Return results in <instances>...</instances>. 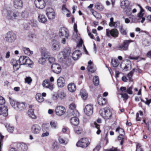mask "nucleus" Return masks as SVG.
Segmentation results:
<instances>
[{
	"instance_id": "nucleus-51",
	"label": "nucleus",
	"mask_w": 151,
	"mask_h": 151,
	"mask_svg": "<svg viewBox=\"0 0 151 151\" xmlns=\"http://www.w3.org/2000/svg\"><path fill=\"white\" fill-rule=\"evenodd\" d=\"M69 108L70 109L73 110H76V104L73 103H71L69 105Z\"/></svg>"
},
{
	"instance_id": "nucleus-17",
	"label": "nucleus",
	"mask_w": 151,
	"mask_h": 151,
	"mask_svg": "<svg viewBox=\"0 0 151 151\" xmlns=\"http://www.w3.org/2000/svg\"><path fill=\"white\" fill-rule=\"evenodd\" d=\"M8 109L4 105L0 104V115L6 116L8 115Z\"/></svg>"
},
{
	"instance_id": "nucleus-9",
	"label": "nucleus",
	"mask_w": 151,
	"mask_h": 151,
	"mask_svg": "<svg viewBox=\"0 0 151 151\" xmlns=\"http://www.w3.org/2000/svg\"><path fill=\"white\" fill-rule=\"evenodd\" d=\"M56 114L58 116H61L64 114L65 112V108L62 106H58L55 108Z\"/></svg>"
},
{
	"instance_id": "nucleus-30",
	"label": "nucleus",
	"mask_w": 151,
	"mask_h": 151,
	"mask_svg": "<svg viewBox=\"0 0 151 151\" xmlns=\"http://www.w3.org/2000/svg\"><path fill=\"white\" fill-rule=\"evenodd\" d=\"M38 20L39 22L44 23L46 22L47 18L44 15L40 14L38 16Z\"/></svg>"
},
{
	"instance_id": "nucleus-1",
	"label": "nucleus",
	"mask_w": 151,
	"mask_h": 151,
	"mask_svg": "<svg viewBox=\"0 0 151 151\" xmlns=\"http://www.w3.org/2000/svg\"><path fill=\"white\" fill-rule=\"evenodd\" d=\"M70 53V51L66 50L60 52L57 56L59 61L61 63H65L67 65H70L71 63V60L69 58Z\"/></svg>"
},
{
	"instance_id": "nucleus-10",
	"label": "nucleus",
	"mask_w": 151,
	"mask_h": 151,
	"mask_svg": "<svg viewBox=\"0 0 151 151\" xmlns=\"http://www.w3.org/2000/svg\"><path fill=\"white\" fill-rule=\"evenodd\" d=\"M59 35L60 37H65L68 38L69 36L68 30L64 27H61L59 30Z\"/></svg>"
},
{
	"instance_id": "nucleus-27",
	"label": "nucleus",
	"mask_w": 151,
	"mask_h": 151,
	"mask_svg": "<svg viewBox=\"0 0 151 151\" xmlns=\"http://www.w3.org/2000/svg\"><path fill=\"white\" fill-rule=\"evenodd\" d=\"M70 123L74 126H77L79 123V120L77 117H72L70 119Z\"/></svg>"
},
{
	"instance_id": "nucleus-12",
	"label": "nucleus",
	"mask_w": 151,
	"mask_h": 151,
	"mask_svg": "<svg viewBox=\"0 0 151 151\" xmlns=\"http://www.w3.org/2000/svg\"><path fill=\"white\" fill-rule=\"evenodd\" d=\"M31 129L32 133L36 134H39L41 130L40 126L38 124H36L32 125Z\"/></svg>"
},
{
	"instance_id": "nucleus-21",
	"label": "nucleus",
	"mask_w": 151,
	"mask_h": 151,
	"mask_svg": "<svg viewBox=\"0 0 151 151\" xmlns=\"http://www.w3.org/2000/svg\"><path fill=\"white\" fill-rule=\"evenodd\" d=\"M14 6L16 8L21 9L23 6V3L22 0H13Z\"/></svg>"
},
{
	"instance_id": "nucleus-48",
	"label": "nucleus",
	"mask_w": 151,
	"mask_h": 151,
	"mask_svg": "<svg viewBox=\"0 0 151 151\" xmlns=\"http://www.w3.org/2000/svg\"><path fill=\"white\" fill-rule=\"evenodd\" d=\"M87 69L88 71L93 73L95 70L93 69V67L92 65H88L87 67Z\"/></svg>"
},
{
	"instance_id": "nucleus-47",
	"label": "nucleus",
	"mask_w": 151,
	"mask_h": 151,
	"mask_svg": "<svg viewBox=\"0 0 151 151\" xmlns=\"http://www.w3.org/2000/svg\"><path fill=\"white\" fill-rule=\"evenodd\" d=\"M118 139L119 140H121L120 145H123L124 142V135L123 134H120L118 137Z\"/></svg>"
},
{
	"instance_id": "nucleus-61",
	"label": "nucleus",
	"mask_w": 151,
	"mask_h": 151,
	"mask_svg": "<svg viewBox=\"0 0 151 151\" xmlns=\"http://www.w3.org/2000/svg\"><path fill=\"white\" fill-rule=\"evenodd\" d=\"M74 30L75 31L74 32V35H75L77 34V32H78V30L77 29V25L75 23L73 26Z\"/></svg>"
},
{
	"instance_id": "nucleus-25",
	"label": "nucleus",
	"mask_w": 151,
	"mask_h": 151,
	"mask_svg": "<svg viewBox=\"0 0 151 151\" xmlns=\"http://www.w3.org/2000/svg\"><path fill=\"white\" fill-rule=\"evenodd\" d=\"M81 55L80 51L79 50H76L72 54V58L74 60H78Z\"/></svg>"
},
{
	"instance_id": "nucleus-63",
	"label": "nucleus",
	"mask_w": 151,
	"mask_h": 151,
	"mask_svg": "<svg viewBox=\"0 0 151 151\" xmlns=\"http://www.w3.org/2000/svg\"><path fill=\"white\" fill-rule=\"evenodd\" d=\"M146 124L147 125L148 130L151 131V121H150L147 123H146Z\"/></svg>"
},
{
	"instance_id": "nucleus-41",
	"label": "nucleus",
	"mask_w": 151,
	"mask_h": 151,
	"mask_svg": "<svg viewBox=\"0 0 151 151\" xmlns=\"http://www.w3.org/2000/svg\"><path fill=\"white\" fill-rule=\"evenodd\" d=\"M95 8L100 11H102L104 9V7L99 2H96L95 5Z\"/></svg>"
},
{
	"instance_id": "nucleus-42",
	"label": "nucleus",
	"mask_w": 151,
	"mask_h": 151,
	"mask_svg": "<svg viewBox=\"0 0 151 151\" xmlns=\"http://www.w3.org/2000/svg\"><path fill=\"white\" fill-rule=\"evenodd\" d=\"M5 127L7 128L8 131L11 132L12 133L14 131V128L12 126L9 124H6L5 125Z\"/></svg>"
},
{
	"instance_id": "nucleus-62",
	"label": "nucleus",
	"mask_w": 151,
	"mask_h": 151,
	"mask_svg": "<svg viewBox=\"0 0 151 151\" xmlns=\"http://www.w3.org/2000/svg\"><path fill=\"white\" fill-rule=\"evenodd\" d=\"M136 151H143L141 147V145L138 143L136 146Z\"/></svg>"
},
{
	"instance_id": "nucleus-3",
	"label": "nucleus",
	"mask_w": 151,
	"mask_h": 151,
	"mask_svg": "<svg viewBox=\"0 0 151 151\" xmlns=\"http://www.w3.org/2000/svg\"><path fill=\"white\" fill-rule=\"evenodd\" d=\"M99 114L104 119H109L112 115V112L110 109L108 107H106L100 110Z\"/></svg>"
},
{
	"instance_id": "nucleus-45",
	"label": "nucleus",
	"mask_w": 151,
	"mask_h": 151,
	"mask_svg": "<svg viewBox=\"0 0 151 151\" xmlns=\"http://www.w3.org/2000/svg\"><path fill=\"white\" fill-rule=\"evenodd\" d=\"M93 126L95 127L98 129V130L96 132V134H99L101 132V131L99 129L100 126L96 122H94L93 123Z\"/></svg>"
},
{
	"instance_id": "nucleus-55",
	"label": "nucleus",
	"mask_w": 151,
	"mask_h": 151,
	"mask_svg": "<svg viewBox=\"0 0 151 151\" xmlns=\"http://www.w3.org/2000/svg\"><path fill=\"white\" fill-rule=\"evenodd\" d=\"M72 114L73 117H77L79 115V112L77 110H76V109L73 110L72 112Z\"/></svg>"
},
{
	"instance_id": "nucleus-46",
	"label": "nucleus",
	"mask_w": 151,
	"mask_h": 151,
	"mask_svg": "<svg viewBox=\"0 0 151 151\" xmlns=\"http://www.w3.org/2000/svg\"><path fill=\"white\" fill-rule=\"evenodd\" d=\"M52 148L53 151H56L58 149V146L56 142H54L52 145Z\"/></svg>"
},
{
	"instance_id": "nucleus-52",
	"label": "nucleus",
	"mask_w": 151,
	"mask_h": 151,
	"mask_svg": "<svg viewBox=\"0 0 151 151\" xmlns=\"http://www.w3.org/2000/svg\"><path fill=\"white\" fill-rule=\"evenodd\" d=\"M59 98L58 94L56 93H54L52 96V99L54 100H57Z\"/></svg>"
},
{
	"instance_id": "nucleus-8",
	"label": "nucleus",
	"mask_w": 151,
	"mask_h": 151,
	"mask_svg": "<svg viewBox=\"0 0 151 151\" xmlns=\"http://www.w3.org/2000/svg\"><path fill=\"white\" fill-rule=\"evenodd\" d=\"M119 32L116 29H113L111 30L106 29V35L109 37L111 36L114 37H116L118 36Z\"/></svg>"
},
{
	"instance_id": "nucleus-28",
	"label": "nucleus",
	"mask_w": 151,
	"mask_h": 151,
	"mask_svg": "<svg viewBox=\"0 0 151 151\" xmlns=\"http://www.w3.org/2000/svg\"><path fill=\"white\" fill-rule=\"evenodd\" d=\"M52 48L53 50L58 51L59 50L60 47L58 43L56 41H53V43L52 44Z\"/></svg>"
},
{
	"instance_id": "nucleus-7",
	"label": "nucleus",
	"mask_w": 151,
	"mask_h": 151,
	"mask_svg": "<svg viewBox=\"0 0 151 151\" xmlns=\"http://www.w3.org/2000/svg\"><path fill=\"white\" fill-rule=\"evenodd\" d=\"M42 85L43 88H48L50 90H52L54 88V84L50 81L48 79H45L42 83Z\"/></svg>"
},
{
	"instance_id": "nucleus-60",
	"label": "nucleus",
	"mask_w": 151,
	"mask_h": 151,
	"mask_svg": "<svg viewBox=\"0 0 151 151\" xmlns=\"http://www.w3.org/2000/svg\"><path fill=\"white\" fill-rule=\"evenodd\" d=\"M32 81V79L30 77H27L25 78V82L26 83L29 84Z\"/></svg>"
},
{
	"instance_id": "nucleus-4",
	"label": "nucleus",
	"mask_w": 151,
	"mask_h": 151,
	"mask_svg": "<svg viewBox=\"0 0 151 151\" xmlns=\"http://www.w3.org/2000/svg\"><path fill=\"white\" fill-rule=\"evenodd\" d=\"M19 61L20 65L25 64L31 65L33 64V62L28 57L26 56H21Z\"/></svg>"
},
{
	"instance_id": "nucleus-13",
	"label": "nucleus",
	"mask_w": 151,
	"mask_h": 151,
	"mask_svg": "<svg viewBox=\"0 0 151 151\" xmlns=\"http://www.w3.org/2000/svg\"><path fill=\"white\" fill-rule=\"evenodd\" d=\"M52 71L56 74L60 73L61 71V68L59 64L57 63H53L51 67Z\"/></svg>"
},
{
	"instance_id": "nucleus-15",
	"label": "nucleus",
	"mask_w": 151,
	"mask_h": 151,
	"mask_svg": "<svg viewBox=\"0 0 151 151\" xmlns=\"http://www.w3.org/2000/svg\"><path fill=\"white\" fill-rule=\"evenodd\" d=\"M17 17V13L13 10H8L7 17L9 19L13 20Z\"/></svg>"
},
{
	"instance_id": "nucleus-44",
	"label": "nucleus",
	"mask_w": 151,
	"mask_h": 151,
	"mask_svg": "<svg viewBox=\"0 0 151 151\" xmlns=\"http://www.w3.org/2000/svg\"><path fill=\"white\" fill-rule=\"evenodd\" d=\"M93 82L94 85L98 86L99 83V79L98 77L95 76L94 77L93 79Z\"/></svg>"
},
{
	"instance_id": "nucleus-58",
	"label": "nucleus",
	"mask_w": 151,
	"mask_h": 151,
	"mask_svg": "<svg viewBox=\"0 0 151 151\" xmlns=\"http://www.w3.org/2000/svg\"><path fill=\"white\" fill-rule=\"evenodd\" d=\"M28 16V13L26 11H24L22 12V17L24 18H27Z\"/></svg>"
},
{
	"instance_id": "nucleus-34",
	"label": "nucleus",
	"mask_w": 151,
	"mask_h": 151,
	"mask_svg": "<svg viewBox=\"0 0 151 151\" xmlns=\"http://www.w3.org/2000/svg\"><path fill=\"white\" fill-rule=\"evenodd\" d=\"M98 103L101 106L105 105L106 103V100L105 98H103L102 97H99L98 99Z\"/></svg>"
},
{
	"instance_id": "nucleus-16",
	"label": "nucleus",
	"mask_w": 151,
	"mask_h": 151,
	"mask_svg": "<svg viewBox=\"0 0 151 151\" xmlns=\"http://www.w3.org/2000/svg\"><path fill=\"white\" fill-rule=\"evenodd\" d=\"M35 3L36 7L40 9H43L45 6V3L44 0H35Z\"/></svg>"
},
{
	"instance_id": "nucleus-54",
	"label": "nucleus",
	"mask_w": 151,
	"mask_h": 151,
	"mask_svg": "<svg viewBox=\"0 0 151 151\" xmlns=\"http://www.w3.org/2000/svg\"><path fill=\"white\" fill-rule=\"evenodd\" d=\"M133 88L132 86H131L129 87L128 88L127 90L126 91V92L127 93H129V94H132L133 93V92L132 91V89Z\"/></svg>"
},
{
	"instance_id": "nucleus-23",
	"label": "nucleus",
	"mask_w": 151,
	"mask_h": 151,
	"mask_svg": "<svg viewBox=\"0 0 151 151\" xmlns=\"http://www.w3.org/2000/svg\"><path fill=\"white\" fill-rule=\"evenodd\" d=\"M65 80L64 78L62 77H60L57 79V85L60 88H63L65 85Z\"/></svg>"
},
{
	"instance_id": "nucleus-11",
	"label": "nucleus",
	"mask_w": 151,
	"mask_h": 151,
	"mask_svg": "<svg viewBox=\"0 0 151 151\" xmlns=\"http://www.w3.org/2000/svg\"><path fill=\"white\" fill-rule=\"evenodd\" d=\"M46 13L48 18L52 19L55 17V13L53 9L51 8H47L46 10Z\"/></svg>"
},
{
	"instance_id": "nucleus-35",
	"label": "nucleus",
	"mask_w": 151,
	"mask_h": 151,
	"mask_svg": "<svg viewBox=\"0 0 151 151\" xmlns=\"http://www.w3.org/2000/svg\"><path fill=\"white\" fill-rule=\"evenodd\" d=\"M120 67L124 70L127 71L128 70H129L131 68V63L129 61L128 63L125 64L123 67L122 65H121Z\"/></svg>"
},
{
	"instance_id": "nucleus-56",
	"label": "nucleus",
	"mask_w": 151,
	"mask_h": 151,
	"mask_svg": "<svg viewBox=\"0 0 151 151\" xmlns=\"http://www.w3.org/2000/svg\"><path fill=\"white\" fill-rule=\"evenodd\" d=\"M75 132L78 134H80L83 132V130L81 129L76 128L75 129Z\"/></svg>"
},
{
	"instance_id": "nucleus-5",
	"label": "nucleus",
	"mask_w": 151,
	"mask_h": 151,
	"mask_svg": "<svg viewBox=\"0 0 151 151\" xmlns=\"http://www.w3.org/2000/svg\"><path fill=\"white\" fill-rule=\"evenodd\" d=\"M90 144L88 139L86 138H84L81 139L78 142L76 145L82 148H86Z\"/></svg>"
},
{
	"instance_id": "nucleus-19",
	"label": "nucleus",
	"mask_w": 151,
	"mask_h": 151,
	"mask_svg": "<svg viewBox=\"0 0 151 151\" xmlns=\"http://www.w3.org/2000/svg\"><path fill=\"white\" fill-rule=\"evenodd\" d=\"M49 55L46 52H43L42 54L41 57L39 60V63L42 65L44 64L46 61Z\"/></svg>"
},
{
	"instance_id": "nucleus-39",
	"label": "nucleus",
	"mask_w": 151,
	"mask_h": 151,
	"mask_svg": "<svg viewBox=\"0 0 151 151\" xmlns=\"http://www.w3.org/2000/svg\"><path fill=\"white\" fill-rule=\"evenodd\" d=\"M50 124L52 128L56 129L58 128V123L55 121L54 120L51 121L50 122Z\"/></svg>"
},
{
	"instance_id": "nucleus-2",
	"label": "nucleus",
	"mask_w": 151,
	"mask_h": 151,
	"mask_svg": "<svg viewBox=\"0 0 151 151\" xmlns=\"http://www.w3.org/2000/svg\"><path fill=\"white\" fill-rule=\"evenodd\" d=\"M9 98L10 104L16 110L22 111L26 108V104L25 103L17 102L11 97H9Z\"/></svg>"
},
{
	"instance_id": "nucleus-50",
	"label": "nucleus",
	"mask_w": 151,
	"mask_h": 151,
	"mask_svg": "<svg viewBox=\"0 0 151 151\" xmlns=\"http://www.w3.org/2000/svg\"><path fill=\"white\" fill-rule=\"evenodd\" d=\"M116 132H118L120 134H123V135L124 134V130L121 128H120L119 127L117 128L116 130Z\"/></svg>"
},
{
	"instance_id": "nucleus-31",
	"label": "nucleus",
	"mask_w": 151,
	"mask_h": 151,
	"mask_svg": "<svg viewBox=\"0 0 151 151\" xmlns=\"http://www.w3.org/2000/svg\"><path fill=\"white\" fill-rule=\"evenodd\" d=\"M111 63L112 66L116 68L119 66L120 62L117 59L113 58L111 59Z\"/></svg>"
},
{
	"instance_id": "nucleus-33",
	"label": "nucleus",
	"mask_w": 151,
	"mask_h": 151,
	"mask_svg": "<svg viewBox=\"0 0 151 151\" xmlns=\"http://www.w3.org/2000/svg\"><path fill=\"white\" fill-rule=\"evenodd\" d=\"M129 5V2L127 0H125L122 1L121 3V7L123 9H127Z\"/></svg>"
},
{
	"instance_id": "nucleus-18",
	"label": "nucleus",
	"mask_w": 151,
	"mask_h": 151,
	"mask_svg": "<svg viewBox=\"0 0 151 151\" xmlns=\"http://www.w3.org/2000/svg\"><path fill=\"white\" fill-rule=\"evenodd\" d=\"M131 42L129 40L125 41L122 44L119 45L118 47V48L120 50H126L128 49L129 43Z\"/></svg>"
},
{
	"instance_id": "nucleus-59",
	"label": "nucleus",
	"mask_w": 151,
	"mask_h": 151,
	"mask_svg": "<svg viewBox=\"0 0 151 151\" xmlns=\"http://www.w3.org/2000/svg\"><path fill=\"white\" fill-rule=\"evenodd\" d=\"M73 39L76 40V39H79L80 38V34H78L77 33V34L76 35H74V32L73 33V35L72 36Z\"/></svg>"
},
{
	"instance_id": "nucleus-53",
	"label": "nucleus",
	"mask_w": 151,
	"mask_h": 151,
	"mask_svg": "<svg viewBox=\"0 0 151 151\" xmlns=\"http://www.w3.org/2000/svg\"><path fill=\"white\" fill-rule=\"evenodd\" d=\"M139 7L141 9V11L138 14V16L139 17H142L143 16L144 10L140 6H139Z\"/></svg>"
},
{
	"instance_id": "nucleus-36",
	"label": "nucleus",
	"mask_w": 151,
	"mask_h": 151,
	"mask_svg": "<svg viewBox=\"0 0 151 151\" xmlns=\"http://www.w3.org/2000/svg\"><path fill=\"white\" fill-rule=\"evenodd\" d=\"M91 11L92 14L97 19H100L101 18V16L100 13H98L93 9L91 10Z\"/></svg>"
},
{
	"instance_id": "nucleus-26",
	"label": "nucleus",
	"mask_w": 151,
	"mask_h": 151,
	"mask_svg": "<svg viewBox=\"0 0 151 151\" xmlns=\"http://www.w3.org/2000/svg\"><path fill=\"white\" fill-rule=\"evenodd\" d=\"M68 89L70 92H74L76 89V85L73 83L69 84L68 86Z\"/></svg>"
},
{
	"instance_id": "nucleus-29",
	"label": "nucleus",
	"mask_w": 151,
	"mask_h": 151,
	"mask_svg": "<svg viewBox=\"0 0 151 151\" xmlns=\"http://www.w3.org/2000/svg\"><path fill=\"white\" fill-rule=\"evenodd\" d=\"M35 99L36 101L39 103H42L44 100V99L42 96L41 94L40 93H37L35 96Z\"/></svg>"
},
{
	"instance_id": "nucleus-57",
	"label": "nucleus",
	"mask_w": 151,
	"mask_h": 151,
	"mask_svg": "<svg viewBox=\"0 0 151 151\" xmlns=\"http://www.w3.org/2000/svg\"><path fill=\"white\" fill-rule=\"evenodd\" d=\"M28 37L29 39L32 40L33 39L36 38V36L35 34H31L29 35Z\"/></svg>"
},
{
	"instance_id": "nucleus-43",
	"label": "nucleus",
	"mask_w": 151,
	"mask_h": 151,
	"mask_svg": "<svg viewBox=\"0 0 151 151\" xmlns=\"http://www.w3.org/2000/svg\"><path fill=\"white\" fill-rule=\"evenodd\" d=\"M58 95L59 98L61 99H63L65 98L66 96L65 93L63 91H60Z\"/></svg>"
},
{
	"instance_id": "nucleus-32",
	"label": "nucleus",
	"mask_w": 151,
	"mask_h": 151,
	"mask_svg": "<svg viewBox=\"0 0 151 151\" xmlns=\"http://www.w3.org/2000/svg\"><path fill=\"white\" fill-rule=\"evenodd\" d=\"M22 50L24 53L27 55H30L33 53V51L31 50L29 48L23 47H22Z\"/></svg>"
},
{
	"instance_id": "nucleus-14",
	"label": "nucleus",
	"mask_w": 151,
	"mask_h": 151,
	"mask_svg": "<svg viewBox=\"0 0 151 151\" xmlns=\"http://www.w3.org/2000/svg\"><path fill=\"white\" fill-rule=\"evenodd\" d=\"M84 111L86 114L87 115L90 116L91 115L93 112V106L90 104L86 105L84 109Z\"/></svg>"
},
{
	"instance_id": "nucleus-49",
	"label": "nucleus",
	"mask_w": 151,
	"mask_h": 151,
	"mask_svg": "<svg viewBox=\"0 0 151 151\" xmlns=\"http://www.w3.org/2000/svg\"><path fill=\"white\" fill-rule=\"evenodd\" d=\"M62 12L65 14L67 13V12H68L69 11L66 8L65 6V5H63L62 7Z\"/></svg>"
},
{
	"instance_id": "nucleus-20",
	"label": "nucleus",
	"mask_w": 151,
	"mask_h": 151,
	"mask_svg": "<svg viewBox=\"0 0 151 151\" xmlns=\"http://www.w3.org/2000/svg\"><path fill=\"white\" fill-rule=\"evenodd\" d=\"M17 148L20 151H26L28 149V145L24 143H19L17 144Z\"/></svg>"
},
{
	"instance_id": "nucleus-38",
	"label": "nucleus",
	"mask_w": 151,
	"mask_h": 151,
	"mask_svg": "<svg viewBox=\"0 0 151 151\" xmlns=\"http://www.w3.org/2000/svg\"><path fill=\"white\" fill-rule=\"evenodd\" d=\"M28 114L29 116L32 119H35L36 116L34 114V110L30 109L28 110Z\"/></svg>"
},
{
	"instance_id": "nucleus-22",
	"label": "nucleus",
	"mask_w": 151,
	"mask_h": 151,
	"mask_svg": "<svg viewBox=\"0 0 151 151\" xmlns=\"http://www.w3.org/2000/svg\"><path fill=\"white\" fill-rule=\"evenodd\" d=\"M10 63L13 67L14 71L17 70L20 68L19 64L18 61L16 60L12 59L11 60Z\"/></svg>"
},
{
	"instance_id": "nucleus-37",
	"label": "nucleus",
	"mask_w": 151,
	"mask_h": 151,
	"mask_svg": "<svg viewBox=\"0 0 151 151\" xmlns=\"http://www.w3.org/2000/svg\"><path fill=\"white\" fill-rule=\"evenodd\" d=\"M80 95L83 99L85 100L87 98V94L84 90L82 89L81 90Z\"/></svg>"
},
{
	"instance_id": "nucleus-6",
	"label": "nucleus",
	"mask_w": 151,
	"mask_h": 151,
	"mask_svg": "<svg viewBox=\"0 0 151 151\" xmlns=\"http://www.w3.org/2000/svg\"><path fill=\"white\" fill-rule=\"evenodd\" d=\"M4 39L5 41L7 42H12L16 39V35L14 32H9L5 35Z\"/></svg>"
},
{
	"instance_id": "nucleus-40",
	"label": "nucleus",
	"mask_w": 151,
	"mask_h": 151,
	"mask_svg": "<svg viewBox=\"0 0 151 151\" xmlns=\"http://www.w3.org/2000/svg\"><path fill=\"white\" fill-rule=\"evenodd\" d=\"M59 141L60 143L64 145L67 144L68 142V140L67 139L61 137H59Z\"/></svg>"
},
{
	"instance_id": "nucleus-24",
	"label": "nucleus",
	"mask_w": 151,
	"mask_h": 151,
	"mask_svg": "<svg viewBox=\"0 0 151 151\" xmlns=\"http://www.w3.org/2000/svg\"><path fill=\"white\" fill-rule=\"evenodd\" d=\"M119 24L120 22L119 21H117L114 22L113 17H111L110 19V22L109 23V25L110 27H116L118 26H119Z\"/></svg>"
},
{
	"instance_id": "nucleus-64",
	"label": "nucleus",
	"mask_w": 151,
	"mask_h": 151,
	"mask_svg": "<svg viewBox=\"0 0 151 151\" xmlns=\"http://www.w3.org/2000/svg\"><path fill=\"white\" fill-rule=\"evenodd\" d=\"M5 101L4 98L1 96H0V104L4 105Z\"/></svg>"
}]
</instances>
